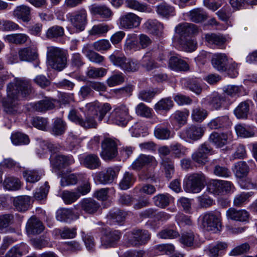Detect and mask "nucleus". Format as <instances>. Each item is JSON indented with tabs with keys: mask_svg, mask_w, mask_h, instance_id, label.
Masks as SVG:
<instances>
[{
	"mask_svg": "<svg viewBox=\"0 0 257 257\" xmlns=\"http://www.w3.org/2000/svg\"><path fill=\"white\" fill-rule=\"evenodd\" d=\"M127 213L123 210L117 209H113L109 211L106 215L109 223H120L124 221Z\"/></svg>",
	"mask_w": 257,
	"mask_h": 257,
	"instance_id": "32",
	"label": "nucleus"
},
{
	"mask_svg": "<svg viewBox=\"0 0 257 257\" xmlns=\"http://www.w3.org/2000/svg\"><path fill=\"white\" fill-rule=\"evenodd\" d=\"M156 12L160 16L167 19L175 14V8L166 2H162L156 7Z\"/></svg>",
	"mask_w": 257,
	"mask_h": 257,
	"instance_id": "29",
	"label": "nucleus"
},
{
	"mask_svg": "<svg viewBox=\"0 0 257 257\" xmlns=\"http://www.w3.org/2000/svg\"><path fill=\"white\" fill-rule=\"evenodd\" d=\"M152 109L144 103H139L136 107V113L141 116L151 118L152 117Z\"/></svg>",
	"mask_w": 257,
	"mask_h": 257,
	"instance_id": "54",
	"label": "nucleus"
},
{
	"mask_svg": "<svg viewBox=\"0 0 257 257\" xmlns=\"http://www.w3.org/2000/svg\"><path fill=\"white\" fill-rule=\"evenodd\" d=\"M158 163L155 157L151 155L141 154L133 162L131 167L135 171H140L144 168L156 167Z\"/></svg>",
	"mask_w": 257,
	"mask_h": 257,
	"instance_id": "11",
	"label": "nucleus"
},
{
	"mask_svg": "<svg viewBox=\"0 0 257 257\" xmlns=\"http://www.w3.org/2000/svg\"><path fill=\"white\" fill-rule=\"evenodd\" d=\"M31 105L34 110L39 112H45L53 109L55 107L52 100L48 97H45L43 100L31 103Z\"/></svg>",
	"mask_w": 257,
	"mask_h": 257,
	"instance_id": "27",
	"label": "nucleus"
},
{
	"mask_svg": "<svg viewBox=\"0 0 257 257\" xmlns=\"http://www.w3.org/2000/svg\"><path fill=\"white\" fill-rule=\"evenodd\" d=\"M120 235L118 230H111L107 232L102 237L101 245L105 248L114 246L119 240Z\"/></svg>",
	"mask_w": 257,
	"mask_h": 257,
	"instance_id": "21",
	"label": "nucleus"
},
{
	"mask_svg": "<svg viewBox=\"0 0 257 257\" xmlns=\"http://www.w3.org/2000/svg\"><path fill=\"white\" fill-rule=\"evenodd\" d=\"M180 44L182 49L186 52H192L196 48V43L190 38H180Z\"/></svg>",
	"mask_w": 257,
	"mask_h": 257,
	"instance_id": "58",
	"label": "nucleus"
},
{
	"mask_svg": "<svg viewBox=\"0 0 257 257\" xmlns=\"http://www.w3.org/2000/svg\"><path fill=\"white\" fill-rule=\"evenodd\" d=\"M13 15L24 22H28L31 19L30 8L24 5L18 7L14 11Z\"/></svg>",
	"mask_w": 257,
	"mask_h": 257,
	"instance_id": "34",
	"label": "nucleus"
},
{
	"mask_svg": "<svg viewBox=\"0 0 257 257\" xmlns=\"http://www.w3.org/2000/svg\"><path fill=\"white\" fill-rule=\"evenodd\" d=\"M43 174L38 170L26 169L23 172V176L27 182L35 183L40 180Z\"/></svg>",
	"mask_w": 257,
	"mask_h": 257,
	"instance_id": "39",
	"label": "nucleus"
},
{
	"mask_svg": "<svg viewBox=\"0 0 257 257\" xmlns=\"http://www.w3.org/2000/svg\"><path fill=\"white\" fill-rule=\"evenodd\" d=\"M174 103L170 97L162 98L154 105V108L156 112L168 111L173 106Z\"/></svg>",
	"mask_w": 257,
	"mask_h": 257,
	"instance_id": "42",
	"label": "nucleus"
},
{
	"mask_svg": "<svg viewBox=\"0 0 257 257\" xmlns=\"http://www.w3.org/2000/svg\"><path fill=\"white\" fill-rule=\"evenodd\" d=\"M124 81V75L122 73L119 72L111 76L107 80L106 82L109 87H113L122 83Z\"/></svg>",
	"mask_w": 257,
	"mask_h": 257,
	"instance_id": "61",
	"label": "nucleus"
},
{
	"mask_svg": "<svg viewBox=\"0 0 257 257\" xmlns=\"http://www.w3.org/2000/svg\"><path fill=\"white\" fill-rule=\"evenodd\" d=\"M150 238L149 232L146 230H133L129 235L127 244L130 246H137L145 244Z\"/></svg>",
	"mask_w": 257,
	"mask_h": 257,
	"instance_id": "10",
	"label": "nucleus"
},
{
	"mask_svg": "<svg viewBox=\"0 0 257 257\" xmlns=\"http://www.w3.org/2000/svg\"><path fill=\"white\" fill-rule=\"evenodd\" d=\"M14 206L20 212L28 210L31 205V197L28 196H20L14 198Z\"/></svg>",
	"mask_w": 257,
	"mask_h": 257,
	"instance_id": "26",
	"label": "nucleus"
},
{
	"mask_svg": "<svg viewBox=\"0 0 257 257\" xmlns=\"http://www.w3.org/2000/svg\"><path fill=\"white\" fill-rule=\"evenodd\" d=\"M64 34V30L63 27L59 26H55L50 28L47 32V37L49 39L57 38L62 37Z\"/></svg>",
	"mask_w": 257,
	"mask_h": 257,
	"instance_id": "60",
	"label": "nucleus"
},
{
	"mask_svg": "<svg viewBox=\"0 0 257 257\" xmlns=\"http://www.w3.org/2000/svg\"><path fill=\"white\" fill-rule=\"evenodd\" d=\"M146 28L150 33L160 36L163 30V25L155 20H149L145 23Z\"/></svg>",
	"mask_w": 257,
	"mask_h": 257,
	"instance_id": "45",
	"label": "nucleus"
},
{
	"mask_svg": "<svg viewBox=\"0 0 257 257\" xmlns=\"http://www.w3.org/2000/svg\"><path fill=\"white\" fill-rule=\"evenodd\" d=\"M226 216L232 220L246 222L248 221L249 213L244 209H236L230 208L226 211Z\"/></svg>",
	"mask_w": 257,
	"mask_h": 257,
	"instance_id": "17",
	"label": "nucleus"
},
{
	"mask_svg": "<svg viewBox=\"0 0 257 257\" xmlns=\"http://www.w3.org/2000/svg\"><path fill=\"white\" fill-rule=\"evenodd\" d=\"M202 225L208 231H217L221 227L219 214L213 212L206 213L203 216Z\"/></svg>",
	"mask_w": 257,
	"mask_h": 257,
	"instance_id": "12",
	"label": "nucleus"
},
{
	"mask_svg": "<svg viewBox=\"0 0 257 257\" xmlns=\"http://www.w3.org/2000/svg\"><path fill=\"white\" fill-rule=\"evenodd\" d=\"M135 180V178L132 173L126 172L119 184L120 188L122 190L128 189L133 185Z\"/></svg>",
	"mask_w": 257,
	"mask_h": 257,
	"instance_id": "51",
	"label": "nucleus"
},
{
	"mask_svg": "<svg viewBox=\"0 0 257 257\" xmlns=\"http://www.w3.org/2000/svg\"><path fill=\"white\" fill-rule=\"evenodd\" d=\"M189 18L195 23L202 22L206 19L207 15L202 9H195L189 12Z\"/></svg>",
	"mask_w": 257,
	"mask_h": 257,
	"instance_id": "50",
	"label": "nucleus"
},
{
	"mask_svg": "<svg viewBox=\"0 0 257 257\" xmlns=\"http://www.w3.org/2000/svg\"><path fill=\"white\" fill-rule=\"evenodd\" d=\"M12 143L15 145L28 144L30 142L28 136L20 133L13 134L11 136Z\"/></svg>",
	"mask_w": 257,
	"mask_h": 257,
	"instance_id": "56",
	"label": "nucleus"
},
{
	"mask_svg": "<svg viewBox=\"0 0 257 257\" xmlns=\"http://www.w3.org/2000/svg\"><path fill=\"white\" fill-rule=\"evenodd\" d=\"M5 40L10 43L22 45L30 40L29 37L23 33L13 34L5 37Z\"/></svg>",
	"mask_w": 257,
	"mask_h": 257,
	"instance_id": "37",
	"label": "nucleus"
},
{
	"mask_svg": "<svg viewBox=\"0 0 257 257\" xmlns=\"http://www.w3.org/2000/svg\"><path fill=\"white\" fill-rule=\"evenodd\" d=\"M18 54L21 61H33L38 57L37 48L34 45L21 49Z\"/></svg>",
	"mask_w": 257,
	"mask_h": 257,
	"instance_id": "18",
	"label": "nucleus"
},
{
	"mask_svg": "<svg viewBox=\"0 0 257 257\" xmlns=\"http://www.w3.org/2000/svg\"><path fill=\"white\" fill-rule=\"evenodd\" d=\"M207 111L200 107L193 108L191 113L192 119L196 122L202 121L207 116Z\"/></svg>",
	"mask_w": 257,
	"mask_h": 257,
	"instance_id": "55",
	"label": "nucleus"
},
{
	"mask_svg": "<svg viewBox=\"0 0 257 257\" xmlns=\"http://www.w3.org/2000/svg\"><path fill=\"white\" fill-rule=\"evenodd\" d=\"M87 110L91 113L97 116L99 113L98 119L101 121L106 114L111 109L109 103H100L98 101H94L87 103L86 105Z\"/></svg>",
	"mask_w": 257,
	"mask_h": 257,
	"instance_id": "13",
	"label": "nucleus"
},
{
	"mask_svg": "<svg viewBox=\"0 0 257 257\" xmlns=\"http://www.w3.org/2000/svg\"><path fill=\"white\" fill-rule=\"evenodd\" d=\"M204 132V127L198 125H192L182 130L180 133V137L186 141L188 139L197 141L202 137Z\"/></svg>",
	"mask_w": 257,
	"mask_h": 257,
	"instance_id": "9",
	"label": "nucleus"
},
{
	"mask_svg": "<svg viewBox=\"0 0 257 257\" xmlns=\"http://www.w3.org/2000/svg\"><path fill=\"white\" fill-rule=\"evenodd\" d=\"M141 19L132 13H127L119 18L120 26L124 29H133L139 27Z\"/></svg>",
	"mask_w": 257,
	"mask_h": 257,
	"instance_id": "14",
	"label": "nucleus"
},
{
	"mask_svg": "<svg viewBox=\"0 0 257 257\" xmlns=\"http://www.w3.org/2000/svg\"><path fill=\"white\" fill-rule=\"evenodd\" d=\"M110 61L113 65L119 67L121 69L127 71L129 59L124 56L118 55L117 53H114L109 56Z\"/></svg>",
	"mask_w": 257,
	"mask_h": 257,
	"instance_id": "38",
	"label": "nucleus"
},
{
	"mask_svg": "<svg viewBox=\"0 0 257 257\" xmlns=\"http://www.w3.org/2000/svg\"><path fill=\"white\" fill-rule=\"evenodd\" d=\"M156 92L153 90L144 89L141 90L138 93V98L141 100L150 102L154 98Z\"/></svg>",
	"mask_w": 257,
	"mask_h": 257,
	"instance_id": "64",
	"label": "nucleus"
},
{
	"mask_svg": "<svg viewBox=\"0 0 257 257\" xmlns=\"http://www.w3.org/2000/svg\"><path fill=\"white\" fill-rule=\"evenodd\" d=\"M82 51L88 59L93 63L99 64L104 61V57L92 50L88 44L84 46Z\"/></svg>",
	"mask_w": 257,
	"mask_h": 257,
	"instance_id": "35",
	"label": "nucleus"
},
{
	"mask_svg": "<svg viewBox=\"0 0 257 257\" xmlns=\"http://www.w3.org/2000/svg\"><path fill=\"white\" fill-rule=\"evenodd\" d=\"M74 215L72 210L64 209L59 211L56 216L57 219L61 221L68 222L74 219Z\"/></svg>",
	"mask_w": 257,
	"mask_h": 257,
	"instance_id": "59",
	"label": "nucleus"
},
{
	"mask_svg": "<svg viewBox=\"0 0 257 257\" xmlns=\"http://www.w3.org/2000/svg\"><path fill=\"white\" fill-rule=\"evenodd\" d=\"M74 162V159L71 156L58 154L51 158L52 166L57 169L66 168Z\"/></svg>",
	"mask_w": 257,
	"mask_h": 257,
	"instance_id": "16",
	"label": "nucleus"
},
{
	"mask_svg": "<svg viewBox=\"0 0 257 257\" xmlns=\"http://www.w3.org/2000/svg\"><path fill=\"white\" fill-rule=\"evenodd\" d=\"M117 143L111 138H105L101 143V156L103 159L108 161L115 158L117 155Z\"/></svg>",
	"mask_w": 257,
	"mask_h": 257,
	"instance_id": "6",
	"label": "nucleus"
},
{
	"mask_svg": "<svg viewBox=\"0 0 257 257\" xmlns=\"http://www.w3.org/2000/svg\"><path fill=\"white\" fill-rule=\"evenodd\" d=\"M157 54V52L146 53L142 60V66L147 71H151L159 67V65L155 61Z\"/></svg>",
	"mask_w": 257,
	"mask_h": 257,
	"instance_id": "23",
	"label": "nucleus"
},
{
	"mask_svg": "<svg viewBox=\"0 0 257 257\" xmlns=\"http://www.w3.org/2000/svg\"><path fill=\"white\" fill-rule=\"evenodd\" d=\"M231 122L226 115L219 116L211 120L207 124L210 129L224 128L228 127Z\"/></svg>",
	"mask_w": 257,
	"mask_h": 257,
	"instance_id": "25",
	"label": "nucleus"
},
{
	"mask_svg": "<svg viewBox=\"0 0 257 257\" xmlns=\"http://www.w3.org/2000/svg\"><path fill=\"white\" fill-rule=\"evenodd\" d=\"M154 204L160 208H164L170 202V196L168 194H159L153 198Z\"/></svg>",
	"mask_w": 257,
	"mask_h": 257,
	"instance_id": "48",
	"label": "nucleus"
},
{
	"mask_svg": "<svg viewBox=\"0 0 257 257\" xmlns=\"http://www.w3.org/2000/svg\"><path fill=\"white\" fill-rule=\"evenodd\" d=\"M227 135L224 133L219 134L213 132L209 136L210 142L214 144L217 147L221 148L225 145L227 143Z\"/></svg>",
	"mask_w": 257,
	"mask_h": 257,
	"instance_id": "40",
	"label": "nucleus"
},
{
	"mask_svg": "<svg viewBox=\"0 0 257 257\" xmlns=\"http://www.w3.org/2000/svg\"><path fill=\"white\" fill-rule=\"evenodd\" d=\"M131 118L128 108L124 104L114 109L110 115V119L113 123L121 126H125Z\"/></svg>",
	"mask_w": 257,
	"mask_h": 257,
	"instance_id": "4",
	"label": "nucleus"
},
{
	"mask_svg": "<svg viewBox=\"0 0 257 257\" xmlns=\"http://www.w3.org/2000/svg\"><path fill=\"white\" fill-rule=\"evenodd\" d=\"M66 128V123L62 119L57 117L52 124L50 132L55 136H60L65 133Z\"/></svg>",
	"mask_w": 257,
	"mask_h": 257,
	"instance_id": "33",
	"label": "nucleus"
},
{
	"mask_svg": "<svg viewBox=\"0 0 257 257\" xmlns=\"http://www.w3.org/2000/svg\"><path fill=\"white\" fill-rule=\"evenodd\" d=\"M106 70L103 68L89 67L88 69L87 76L92 79H96L104 76L106 73Z\"/></svg>",
	"mask_w": 257,
	"mask_h": 257,
	"instance_id": "57",
	"label": "nucleus"
},
{
	"mask_svg": "<svg viewBox=\"0 0 257 257\" xmlns=\"http://www.w3.org/2000/svg\"><path fill=\"white\" fill-rule=\"evenodd\" d=\"M116 176L115 171L111 168H108L105 172H99L97 176V180L102 184L111 183Z\"/></svg>",
	"mask_w": 257,
	"mask_h": 257,
	"instance_id": "36",
	"label": "nucleus"
},
{
	"mask_svg": "<svg viewBox=\"0 0 257 257\" xmlns=\"http://www.w3.org/2000/svg\"><path fill=\"white\" fill-rule=\"evenodd\" d=\"M26 228L28 234L35 235L41 233L44 226L38 218L32 216L28 220Z\"/></svg>",
	"mask_w": 257,
	"mask_h": 257,
	"instance_id": "20",
	"label": "nucleus"
},
{
	"mask_svg": "<svg viewBox=\"0 0 257 257\" xmlns=\"http://www.w3.org/2000/svg\"><path fill=\"white\" fill-rule=\"evenodd\" d=\"M81 163L90 169H96L101 165V162L98 157L94 154H89L83 157Z\"/></svg>",
	"mask_w": 257,
	"mask_h": 257,
	"instance_id": "31",
	"label": "nucleus"
},
{
	"mask_svg": "<svg viewBox=\"0 0 257 257\" xmlns=\"http://www.w3.org/2000/svg\"><path fill=\"white\" fill-rule=\"evenodd\" d=\"M47 58L49 65L53 69L61 71L67 65V53L54 46L47 48Z\"/></svg>",
	"mask_w": 257,
	"mask_h": 257,
	"instance_id": "2",
	"label": "nucleus"
},
{
	"mask_svg": "<svg viewBox=\"0 0 257 257\" xmlns=\"http://www.w3.org/2000/svg\"><path fill=\"white\" fill-rule=\"evenodd\" d=\"M155 137L159 140H168L173 137L171 131L166 127L157 126L154 132Z\"/></svg>",
	"mask_w": 257,
	"mask_h": 257,
	"instance_id": "47",
	"label": "nucleus"
},
{
	"mask_svg": "<svg viewBox=\"0 0 257 257\" xmlns=\"http://www.w3.org/2000/svg\"><path fill=\"white\" fill-rule=\"evenodd\" d=\"M211 63L213 67L219 71H226L228 59L225 54H215L212 56Z\"/></svg>",
	"mask_w": 257,
	"mask_h": 257,
	"instance_id": "22",
	"label": "nucleus"
},
{
	"mask_svg": "<svg viewBox=\"0 0 257 257\" xmlns=\"http://www.w3.org/2000/svg\"><path fill=\"white\" fill-rule=\"evenodd\" d=\"M228 245L225 242L217 241L209 244L204 251L210 257H218L227 248Z\"/></svg>",
	"mask_w": 257,
	"mask_h": 257,
	"instance_id": "19",
	"label": "nucleus"
},
{
	"mask_svg": "<svg viewBox=\"0 0 257 257\" xmlns=\"http://www.w3.org/2000/svg\"><path fill=\"white\" fill-rule=\"evenodd\" d=\"M205 182L206 177L203 173H193L186 177L185 188L188 192L198 193L204 188Z\"/></svg>",
	"mask_w": 257,
	"mask_h": 257,
	"instance_id": "3",
	"label": "nucleus"
},
{
	"mask_svg": "<svg viewBox=\"0 0 257 257\" xmlns=\"http://www.w3.org/2000/svg\"><path fill=\"white\" fill-rule=\"evenodd\" d=\"M233 171L237 178H242L247 176L249 168L244 161H239L234 164Z\"/></svg>",
	"mask_w": 257,
	"mask_h": 257,
	"instance_id": "41",
	"label": "nucleus"
},
{
	"mask_svg": "<svg viewBox=\"0 0 257 257\" xmlns=\"http://www.w3.org/2000/svg\"><path fill=\"white\" fill-rule=\"evenodd\" d=\"M93 48L97 51H106L110 49L111 45L109 41L106 39L97 41L93 44Z\"/></svg>",
	"mask_w": 257,
	"mask_h": 257,
	"instance_id": "63",
	"label": "nucleus"
},
{
	"mask_svg": "<svg viewBox=\"0 0 257 257\" xmlns=\"http://www.w3.org/2000/svg\"><path fill=\"white\" fill-rule=\"evenodd\" d=\"M207 100L209 104L215 109H219L222 106L228 107L232 103L228 97L223 93L213 94L207 98Z\"/></svg>",
	"mask_w": 257,
	"mask_h": 257,
	"instance_id": "15",
	"label": "nucleus"
},
{
	"mask_svg": "<svg viewBox=\"0 0 257 257\" xmlns=\"http://www.w3.org/2000/svg\"><path fill=\"white\" fill-rule=\"evenodd\" d=\"M95 115L90 112L88 110L85 119L82 118L79 125L84 128H96L97 123L95 120Z\"/></svg>",
	"mask_w": 257,
	"mask_h": 257,
	"instance_id": "44",
	"label": "nucleus"
},
{
	"mask_svg": "<svg viewBox=\"0 0 257 257\" xmlns=\"http://www.w3.org/2000/svg\"><path fill=\"white\" fill-rule=\"evenodd\" d=\"M87 14L86 11L81 9L69 14V20L71 25L78 31L85 29L87 23Z\"/></svg>",
	"mask_w": 257,
	"mask_h": 257,
	"instance_id": "7",
	"label": "nucleus"
},
{
	"mask_svg": "<svg viewBox=\"0 0 257 257\" xmlns=\"http://www.w3.org/2000/svg\"><path fill=\"white\" fill-rule=\"evenodd\" d=\"M30 81L25 78H16L9 83L7 88V97L2 99L4 111L7 114L15 115L21 113L19 101L27 98L32 93Z\"/></svg>",
	"mask_w": 257,
	"mask_h": 257,
	"instance_id": "1",
	"label": "nucleus"
},
{
	"mask_svg": "<svg viewBox=\"0 0 257 257\" xmlns=\"http://www.w3.org/2000/svg\"><path fill=\"white\" fill-rule=\"evenodd\" d=\"M242 87L241 86L228 85L223 88V94L231 97L239 96L241 93Z\"/></svg>",
	"mask_w": 257,
	"mask_h": 257,
	"instance_id": "53",
	"label": "nucleus"
},
{
	"mask_svg": "<svg viewBox=\"0 0 257 257\" xmlns=\"http://www.w3.org/2000/svg\"><path fill=\"white\" fill-rule=\"evenodd\" d=\"M206 41L210 45L220 46L225 42V38L221 35L214 33L205 35Z\"/></svg>",
	"mask_w": 257,
	"mask_h": 257,
	"instance_id": "49",
	"label": "nucleus"
},
{
	"mask_svg": "<svg viewBox=\"0 0 257 257\" xmlns=\"http://www.w3.org/2000/svg\"><path fill=\"white\" fill-rule=\"evenodd\" d=\"M213 151L211 147L206 143L201 144L197 151L192 154L191 158L195 163L204 165L208 162V156L212 155Z\"/></svg>",
	"mask_w": 257,
	"mask_h": 257,
	"instance_id": "8",
	"label": "nucleus"
},
{
	"mask_svg": "<svg viewBox=\"0 0 257 257\" xmlns=\"http://www.w3.org/2000/svg\"><path fill=\"white\" fill-rule=\"evenodd\" d=\"M169 67L176 71H186L189 70L188 64L177 56H171L169 61Z\"/></svg>",
	"mask_w": 257,
	"mask_h": 257,
	"instance_id": "28",
	"label": "nucleus"
},
{
	"mask_svg": "<svg viewBox=\"0 0 257 257\" xmlns=\"http://www.w3.org/2000/svg\"><path fill=\"white\" fill-rule=\"evenodd\" d=\"M61 197L66 204H70L76 201L80 197V195L76 192L64 191L61 194Z\"/></svg>",
	"mask_w": 257,
	"mask_h": 257,
	"instance_id": "62",
	"label": "nucleus"
},
{
	"mask_svg": "<svg viewBox=\"0 0 257 257\" xmlns=\"http://www.w3.org/2000/svg\"><path fill=\"white\" fill-rule=\"evenodd\" d=\"M81 208L86 213L93 214L96 212L100 207L99 203L91 198H85L80 202Z\"/></svg>",
	"mask_w": 257,
	"mask_h": 257,
	"instance_id": "30",
	"label": "nucleus"
},
{
	"mask_svg": "<svg viewBox=\"0 0 257 257\" xmlns=\"http://www.w3.org/2000/svg\"><path fill=\"white\" fill-rule=\"evenodd\" d=\"M176 31L180 35V38H186V36L197 33L198 29L193 24L184 23L176 27Z\"/></svg>",
	"mask_w": 257,
	"mask_h": 257,
	"instance_id": "24",
	"label": "nucleus"
},
{
	"mask_svg": "<svg viewBox=\"0 0 257 257\" xmlns=\"http://www.w3.org/2000/svg\"><path fill=\"white\" fill-rule=\"evenodd\" d=\"M250 101L246 100L240 103L234 110V113L238 118H246L249 111Z\"/></svg>",
	"mask_w": 257,
	"mask_h": 257,
	"instance_id": "43",
	"label": "nucleus"
},
{
	"mask_svg": "<svg viewBox=\"0 0 257 257\" xmlns=\"http://www.w3.org/2000/svg\"><path fill=\"white\" fill-rule=\"evenodd\" d=\"M235 129L237 135L242 138L251 137L254 135V131L253 127H246L239 124L235 126Z\"/></svg>",
	"mask_w": 257,
	"mask_h": 257,
	"instance_id": "52",
	"label": "nucleus"
},
{
	"mask_svg": "<svg viewBox=\"0 0 257 257\" xmlns=\"http://www.w3.org/2000/svg\"><path fill=\"white\" fill-rule=\"evenodd\" d=\"M208 188L211 193L222 195L233 191L234 186L231 182L215 179L210 181Z\"/></svg>",
	"mask_w": 257,
	"mask_h": 257,
	"instance_id": "5",
	"label": "nucleus"
},
{
	"mask_svg": "<svg viewBox=\"0 0 257 257\" xmlns=\"http://www.w3.org/2000/svg\"><path fill=\"white\" fill-rule=\"evenodd\" d=\"M4 186L5 189L10 191H16L21 188L20 180L15 177H8L4 181Z\"/></svg>",
	"mask_w": 257,
	"mask_h": 257,
	"instance_id": "46",
	"label": "nucleus"
}]
</instances>
